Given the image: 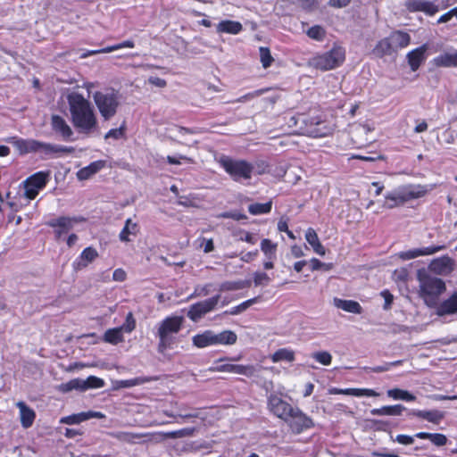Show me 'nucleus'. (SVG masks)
<instances>
[{
    "label": "nucleus",
    "instance_id": "62",
    "mask_svg": "<svg viewBox=\"0 0 457 457\" xmlns=\"http://www.w3.org/2000/svg\"><path fill=\"white\" fill-rule=\"evenodd\" d=\"M199 240L202 241L200 246L204 247V252L205 253H211L214 250V244L212 238L206 239L204 237H200Z\"/></svg>",
    "mask_w": 457,
    "mask_h": 457
},
{
    "label": "nucleus",
    "instance_id": "53",
    "mask_svg": "<svg viewBox=\"0 0 457 457\" xmlns=\"http://www.w3.org/2000/svg\"><path fill=\"white\" fill-rule=\"evenodd\" d=\"M253 170H255V172L259 175H262V174L270 172V165H269L268 162H266L264 160H259V161L255 162V163L253 164Z\"/></svg>",
    "mask_w": 457,
    "mask_h": 457
},
{
    "label": "nucleus",
    "instance_id": "36",
    "mask_svg": "<svg viewBox=\"0 0 457 457\" xmlns=\"http://www.w3.org/2000/svg\"><path fill=\"white\" fill-rule=\"evenodd\" d=\"M386 394L394 400H403L406 402H414L416 400V396L414 395L411 394L407 390L401 388L389 389L387 390Z\"/></svg>",
    "mask_w": 457,
    "mask_h": 457
},
{
    "label": "nucleus",
    "instance_id": "7",
    "mask_svg": "<svg viewBox=\"0 0 457 457\" xmlns=\"http://www.w3.org/2000/svg\"><path fill=\"white\" fill-rule=\"evenodd\" d=\"M301 129L312 137H325L333 134L334 128L321 113L309 114L302 119Z\"/></svg>",
    "mask_w": 457,
    "mask_h": 457
},
{
    "label": "nucleus",
    "instance_id": "64",
    "mask_svg": "<svg viewBox=\"0 0 457 457\" xmlns=\"http://www.w3.org/2000/svg\"><path fill=\"white\" fill-rule=\"evenodd\" d=\"M381 295L385 299L384 309H390L394 300L393 295L388 290H383Z\"/></svg>",
    "mask_w": 457,
    "mask_h": 457
},
{
    "label": "nucleus",
    "instance_id": "49",
    "mask_svg": "<svg viewBox=\"0 0 457 457\" xmlns=\"http://www.w3.org/2000/svg\"><path fill=\"white\" fill-rule=\"evenodd\" d=\"M216 218L233 219L241 220L246 219V215L237 211L223 212L216 215Z\"/></svg>",
    "mask_w": 457,
    "mask_h": 457
},
{
    "label": "nucleus",
    "instance_id": "21",
    "mask_svg": "<svg viewBox=\"0 0 457 457\" xmlns=\"http://www.w3.org/2000/svg\"><path fill=\"white\" fill-rule=\"evenodd\" d=\"M444 246L436 245H430L423 248H416L402 253L401 256L405 260H411L417 258L419 256L434 254L442 250Z\"/></svg>",
    "mask_w": 457,
    "mask_h": 457
},
{
    "label": "nucleus",
    "instance_id": "39",
    "mask_svg": "<svg viewBox=\"0 0 457 457\" xmlns=\"http://www.w3.org/2000/svg\"><path fill=\"white\" fill-rule=\"evenodd\" d=\"M84 386V379L78 378L71 379L69 382L65 384H62L61 386H59V389L63 392H68L73 389L85 391Z\"/></svg>",
    "mask_w": 457,
    "mask_h": 457
},
{
    "label": "nucleus",
    "instance_id": "14",
    "mask_svg": "<svg viewBox=\"0 0 457 457\" xmlns=\"http://www.w3.org/2000/svg\"><path fill=\"white\" fill-rule=\"evenodd\" d=\"M220 298V295H216L209 299L192 304L187 312V317L193 321H197L216 307Z\"/></svg>",
    "mask_w": 457,
    "mask_h": 457
},
{
    "label": "nucleus",
    "instance_id": "37",
    "mask_svg": "<svg viewBox=\"0 0 457 457\" xmlns=\"http://www.w3.org/2000/svg\"><path fill=\"white\" fill-rule=\"evenodd\" d=\"M277 246V244L269 238H264L261 242V250L268 260L276 259Z\"/></svg>",
    "mask_w": 457,
    "mask_h": 457
},
{
    "label": "nucleus",
    "instance_id": "15",
    "mask_svg": "<svg viewBox=\"0 0 457 457\" xmlns=\"http://www.w3.org/2000/svg\"><path fill=\"white\" fill-rule=\"evenodd\" d=\"M105 415L101 411H82L79 413H73L65 417L61 418L59 420L60 423L66 425H74L80 424L83 421L88 420L90 419H104Z\"/></svg>",
    "mask_w": 457,
    "mask_h": 457
},
{
    "label": "nucleus",
    "instance_id": "42",
    "mask_svg": "<svg viewBox=\"0 0 457 457\" xmlns=\"http://www.w3.org/2000/svg\"><path fill=\"white\" fill-rule=\"evenodd\" d=\"M272 202H265L264 204H253L248 208V211L253 215L268 213L271 210Z\"/></svg>",
    "mask_w": 457,
    "mask_h": 457
},
{
    "label": "nucleus",
    "instance_id": "20",
    "mask_svg": "<svg viewBox=\"0 0 457 457\" xmlns=\"http://www.w3.org/2000/svg\"><path fill=\"white\" fill-rule=\"evenodd\" d=\"M436 312L439 316L453 314L457 312V292L453 293L448 299L438 303Z\"/></svg>",
    "mask_w": 457,
    "mask_h": 457
},
{
    "label": "nucleus",
    "instance_id": "18",
    "mask_svg": "<svg viewBox=\"0 0 457 457\" xmlns=\"http://www.w3.org/2000/svg\"><path fill=\"white\" fill-rule=\"evenodd\" d=\"M409 415L426 420L434 424H439L445 418V413L439 410H412L409 412Z\"/></svg>",
    "mask_w": 457,
    "mask_h": 457
},
{
    "label": "nucleus",
    "instance_id": "52",
    "mask_svg": "<svg viewBox=\"0 0 457 457\" xmlns=\"http://www.w3.org/2000/svg\"><path fill=\"white\" fill-rule=\"evenodd\" d=\"M270 281V278L265 272L257 271L253 274V283L255 287L267 285Z\"/></svg>",
    "mask_w": 457,
    "mask_h": 457
},
{
    "label": "nucleus",
    "instance_id": "24",
    "mask_svg": "<svg viewBox=\"0 0 457 457\" xmlns=\"http://www.w3.org/2000/svg\"><path fill=\"white\" fill-rule=\"evenodd\" d=\"M134 47H135V42L132 39H128V40L122 41L119 44L109 46H106V47H104V48H101L98 50L88 51L87 53L83 54L82 57H87V56L95 55L97 54L111 53V52L116 51L119 49H122V48H134Z\"/></svg>",
    "mask_w": 457,
    "mask_h": 457
},
{
    "label": "nucleus",
    "instance_id": "34",
    "mask_svg": "<svg viewBox=\"0 0 457 457\" xmlns=\"http://www.w3.org/2000/svg\"><path fill=\"white\" fill-rule=\"evenodd\" d=\"M121 328L120 327L114 328H109L105 331L104 335V340L106 343L112 344V345H118L119 343H121L124 341V337L122 334Z\"/></svg>",
    "mask_w": 457,
    "mask_h": 457
},
{
    "label": "nucleus",
    "instance_id": "45",
    "mask_svg": "<svg viewBox=\"0 0 457 457\" xmlns=\"http://www.w3.org/2000/svg\"><path fill=\"white\" fill-rule=\"evenodd\" d=\"M312 358L322 365L328 366L331 364L332 356L327 351L316 352L312 353Z\"/></svg>",
    "mask_w": 457,
    "mask_h": 457
},
{
    "label": "nucleus",
    "instance_id": "13",
    "mask_svg": "<svg viewBox=\"0 0 457 457\" xmlns=\"http://www.w3.org/2000/svg\"><path fill=\"white\" fill-rule=\"evenodd\" d=\"M287 423L295 434H301L314 427L312 419L297 407L292 410L289 414V421Z\"/></svg>",
    "mask_w": 457,
    "mask_h": 457
},
{
    "label": "nucleus",
    "instance_id": "63",
    "mask_svg": "<svg viewBox=\"0 0 457 457\" xmlns=\"http://www.w3.org/2000/svg\"><path fill=\"white\" fill-rule=\"evenodd\" d=\"M453 15L457 17V7L441 15L437 21V23L448 22L453 18Z\"/></svg>",
    "mask_w": 457,
    "mask_h": 457
},
{
    "label": "nucleus",
    "instance_id": "12",
    "mask_svg": "<svg viewBox=\"0 0 457 457\" xmlns=\"http://www.w3.org/2000/svg\"><path fill=\"white\" fill-rule=\"evenodd\" d=\"M269 411L286 422L289 421V414L294 407L276 394H270L267 399Z\"/></svg>",
    "mask_w": 457,
    "mask_h": 457
},
{
    "label": "nucleus",
    "instance_id": "5",
    "mask_svg": "<svg viewBox=\"0 0 457 457\" xmlns=\"http://www.w3.org/2000/svg\"><path fill=\"white\" fill-rule=\"evenodd\" d=\"M420 295L428 307L438 304L439 296L446 290L442 278L429 275H420Z\"/></svg>",
    "mask_w": 457,
    "mask_h": 457
},
{
    "label": "nucleus",
    "instance_id": "28",
    "mask_svg": "<svg viewBox=\"0 0 457 457\" xmlns=\"http://www.w3.org/2000/svg\"><path fill=\"white\" fill-rule=\"evenodd\" d=\"M306 241L312 245L313 251L319 255H325L326 251L323 245L320 242L316 231L312 228H309L305 233Z\"/></svg>",
    "mask_w": 457,
    "mask_h": 457
},
{
    "label": "nucleus",
    "instance_id": "3",
    "mask_svg": "<svg viewBox=\"0 0 457 457\" xmlns=\"http://www.w3.org/2000/svg\"><path fill=\"white\" fill-rule=\"evenodd\" d=\"M410 44L411 36L408 32L394 30L388 37L378 41L372 52L377 57L382 58L407 47Z\"/></svg>",
    "mask_w": 457,
    "mask_h": 457
},
{
    "label": "nucleus",
    "instance_id": "9",
    "mask_svg": "<svg viewBox=\"0 0 457 457\" xmlns=\"http://www.w3.org/2000/svg\"><path fill=\"white\" fill-rule=\"evenodd\" d=\"M218 162L236 181L250 179L252 177L253 166L245 160H236L227 155H221Z\"/></svg>",
    "mask_w": 457,
    "mask_h": 457
},
{
    "label": "nucleus",
    "instance_id": "16",
    "mask_svg": "<svg viewBox=\"0 0 457 457\" xmlns=\"http://www.w3.org/2000/svg\"><path fill=\"white\" fill-rule=\"evenodd\" d=\"M97 257H98V253L94 247H92V246L86 247L73 262V263H72L73 270L75 271H79V270H81L87 268Z\"/></svg>",
    "mask_w": 457,
    "mask_h": 457
},
{
    "label": "nucleus",
    "instance_id": "10",
    "mask_svg": "<svg viewBox=\"0 0 457 457\" xmlns=\"http://www.w3.org/2000/svg\"><path fill=\"white\" fill-rule=\"evenodd\" d=\"M241 356H223L214 361L213 365L208 370L211 372H228L253 377L255 373L253 365L234 364L228 361H237Z\"/></svg>",
    "mask_w": 457,
    "mask_h": 457
},
{
    "label": "nucleus",
    "instance_id": "59",
    "mask_svg": "<svg viewBox=\"0 0 457 457\" xmlns=\"http://www.w3.org/2000/svg\"><path fill=\"white\" fill-rule=\"evenodd\" d=\"M59 433L63 434L67 438H75L78 436L83 435V431L80 428H65L64 430L60 428Z\"/></svg>",
    "mask_w": 457,
    "mask_h": 457
},
{
    "label": "nucleus",
    "instance_id": "60",
    "mask_svg": "<svg viewBox=\"0 0 457 457\" xmlns=\"http://www.w3.org/2000/svg\"><path fill=\"white\" fill-rule=\"evenodd\" d=\"M299 4L303 10L312 11L318 4V0H293Z\"/></svg>",
    "mask_w": 457,
    "mask_h": 457
},
{
    "label": "nucleus",
    "instance_id": "27",
    "mask_svg": "<svg viewBox=\"0 0 457 457\" xmlns=\"http://www.w3.org/2000/svg\"><path fill=\"white\" fill-rule=\"evenodd\" d=\"M433 62L436 67H457V51L439 54Z\"/></svg>",
    "mask_w": 457,
    "mask_h": 457
},
{
    "label": "nucleus",
    "instance_id": "46",
    "mask_svg": "<svg viewBox=\"0 0 457 457\" xmlns=\"http://www.w3.org/2000/svg\"><path fill=\"white\" fill-rule=\"evenodd\" d=\"M136 319L131 312H129L125 319V322L120 327L122 331L131 333L136 328Z\"/></svg>",
    "mask_w": 457,
    "mask_h": 457
},
{
    "label": "nucleus",
    "instance_id": "29",
    "mask_svg": "<svg viewBox=\"0 0 457 457\" xmlns=\"http://www.w3.org/2000/svg\"><path fill=\"white\" fill-rule=\"evenodd\" d=\"M414 436L420 439H428L437 447L445 445L448 441L446 436L441 433L419 432Z\"/></svg>",
    "mask_w": 457,
    "mask_h": 457
},
{
    "label": "nucleus",
    "instance_id": "44",
    "mask_svg": "<svg viewBox=\"0 0 457 457\" xmlns=\"http://www.w3.org/2000/svg\"><path fill=\"white\" fill-rule=\"evenodd\" d=\"M84 389L85 391L90 388H101L104 386V379L96 376H89L87 379H84Z\"/></svg>",
    "mask_w": 457,
    "mask_h": 457
},
{
    "label": "nucleus",
    "instance_id": "33",
    "mask_svg": "<svg viewBox=\"0 0 457 457\" xmlns=\"http://www.w3.org/2000/svg\"><path fill=\"white\" fill-rule=\"evenodd\" d=\"M215 345H234L237 340V334L232 330H224L219 334L214 333Z\"/></svg>",
    "mask_w": 457,
    "mask_h": 457
},
{
    "label": "nucleus",
    "instance_id": "2",
    "mask_svg": "<svg viewBox=\"0 0 457 457\" xmlns=\"http://www.w3.org/2000/svg\"><path fill=\"white\" fill-rule=\"evenodd\" d=\"M184 323L183 316H168L160 323L157 329L159 337L158 352L163 353L167 349L172 348L176 343V335L181 330Z\"/></svg>",
    "mask_w": 457,
    "mask_h": 457
},
{
    "label": "nucleus",
    "instance_id": "58",
    "mask_svg": "<svg viewBox=\"0 0 457 457\" xmlns=\"http://www.w3.org/2000/svg\"><path fill=\"white\" fill-rule=\"evenodd\" d=\"M178 417L181 418L183 420L196 419L199 417V412L197 409H193L190 411H187L184 408H181Z\"/></svg>",
    "mask_w": 457,
    "mask_h": 457
},
{
    "label": "nucleus",
    "instance_id": "43",
    "mask_svg": "<svg viewBox=\"0 0 457 457\" xmlns=\"http://www.w3.org/2000/svg\"><path fill=\"white\" fill-rule=\"evenodd\" d=\"M306 34L312 39L322 41L326 37V30L320 25H314L309 28Z\"/></svg>",
    "mask_w": 457,
    "mask_h": 457
},
{
    "label": "nucleus",
    "instance_id": "8",
    "mask_svg": "<svg viewBox=\"0 0 457 457\" xmlns=\"http://www.w3.org/2000/svg\"><path fill=\"white\" fill-rule=\"evenodd\" d=\"M93 99L104 120H109L115 116L120 106L118 92L112 88L105 91H96Z\"/></svg>",
    "mask_w": 457,
    "mask_h": 457
},
{
    "label": "nucleus",
    "instance_id": "48",
    "mask_svg": "<svg viewBox=\"0 0 457 457\" xmlns=\"http://www.w3.org/2000/svg\"><path fill=\"white\" fill-rule=\"evenodd\" d=\"M59 133L65 139H71V137L73 136V131H72L71 128L61 117H59Z\"/></svg>",
    "mask_w": 457,
    "mask_h": 457
},
{
    "label": "nucleus",
    "instance_id": "56",
    "mask_svg": "<svg viewBox=\"0 0 457 457\" xmlns=\"http://www.w3.org/2000/svg\"><path fill=\"white\" fill-rule=\"evenodd\" d=\"M378 394L370 388H353V396L361 397V396H367V397H375L378 396Z\"/></svg>",
    "mask_w": 457,
    "mask_h": 457
},
{
    "label": "nucleus",
    "instance_id": "25",
    "mask_svg": "<svg viewBox=\"0 0 457 457\" xmlns=\"http://www.w3.org/2000/svg\"><path fill=\"white\" fill-rule=\"evenodd\" d=\"M243 30L241 22L231 20L221 21L217 25V31L219 33H227L231 35H237Z\"/></svg>",
    "mask_w": 457,
    "mask_h": 457
},
{
    "label": "nucleus",
    "instance_id": "61",
    "mask_svg": "<svg viewBox=\"0 0 457 457\" xmlns=\"http://www.w3.org/2000/svg\"><path fill=\"white\" fill-rule=\"evenodd\" d=\"M124 136V128L121 126L118 129H110L104 136L107 138L120 139Z\"/></svg>",
    "mask_w": 457,
    "mask_h": 457
},
{
    "label": "nucleus",
    "instance_id": "6",
    "mask_svg": "<svg viewBox=\"0 0 457 457\" xmlns=\"http://www.w3.org/2000/svg\"><path fill=\"white\" fill-rule=\"evenodd\" d=\"M345 61V49L334 45L329 51L317 54L310 60V65L319 71H327L340 67Z\"/></svg>",
    "mask_w": 457,
    "mask_h": 457
},
{
    "label": "nucleus",
    "instance_id": "40",
    "mask_svg": "<svg viewBox=\"0 0 457 457\" xmlns=\"http://www.w3.org/2000/svg\"><path fill=\"white\" fill-rule=\"evenodd\" d=\"M260 298H261L260 296H256V297L248 299V300L241 303L240 304L232 307L229 311H227L226 313H228L230 315L239 314L240 312L245 311L247 308H249L253 303H256L260 300Z\"/></svg>",
    "mask_w": 457,
    "mask_h": 457
},
{
    "label": "nucleus",
    "instance_id": "23",
    "mask_svg": "<svg viewBox=\"0 0 457 457\" xmlns=\"http://www.w3.org/2000/svg\"><path fill=\"white\" fill-rule=\"evenodd\" d=\"M193 345L197 348H204L210 345H215L214 332L205 330L201 334H196L192 338Z\"/></svg>",
    "mask_w": 457,
    "mask_h": 457
},
{
    "label": "nucleus",
    "instance_id": "47",
    "mask_svg": "<svg viewBox=\"0 0 457 457\" xmlns=\"http://www.w3.org/2000/svg\"><path fill=\"white\" fill-rule=\"evenodd\" d=\"M75 222V219L59 217V238L63 232H67L69 229H71L73 226V223Z\"/></svg>",
    "mask_w": 457,
    "mask_h": 457
},
{
    "label": "nucleus",
    "instance_id": "1",
    "mask_svg": "<svg viewBox=\"0 0 457 457\" xmlns=\"http://www.w3.org/2000/svg\"><path fill=\"white\" fill-rule=\"evenodd\" d=\"M67 102L71 123L79 134L89 137L99 131L96 113L87 99L78 92H71L67 96Z\"/></svg>",
    "mask_w": 457,
    "mask_h": 457
},
{
    "label": "nucleus",
    "instance_id": "26",
    "mask_svg": "<svg viewBox=\"0 0 457 457\" xmlns=\"http://www.w3.org/2000/svg\"><path fill=\"white\" fill-rule=\"evenodd\" d=\"M335 305L342 309L343 311L354 314H361L362 312V307L361 304L353 300H344L339 298L334 299Z\"/></svg>",
    "mask_w": 457,
    "mask_h": 457
},
{
    "label": "nucleus",
    "instance_id": "11",
    "mask_svg": "<svg viewBox=\"0 0 457 457\" xmlns=\"http://www.w3.org/2000/svg\"><path fill=\"white\" fill-rule=\"evenodd\" d=\"M49 172L38 171L26 179L23 182L24 196L29 200L35 199L39 191L44 189L48 182Z\"/></svg>",
    "mask_w": 457,
    "mask_h": 457
},
{
    "label": "nucleus",
    "instance_id": "30",
    "mask_svg": "<svg viewBox=\"0 0 457 457\" xmlns=\"http://www.w3.org/2000/svg\"><path fill=\"white\" fill-rule=\"evenodd\" d=\"M406 408L403 404L386 405L370 410L372 415L399 416Z\"/></svg>",
    "mask_w": 457,
    "mask_h": 457
},
{
    "label": "nucleus",
    "instance_id": "57",
    "mask_svg": "<svg viewBox=\"0 0 457 457\" xmlns=\"http://www.w3.org/2000/svg\"><path fill=\"white\" fill-rule=\"evenodd\" d=\"M439 11L438 6L434 4L432 2L424 1L422 4L421 12H425L428 16L435 15Z\"/></svg>",
    "mask_w": 457,
    "mask_h": 457
},
{
    "label": "nucleus",
    "instance_id": "55",
    "mask_svg": "<svg viewBox=\"0 0 457 457\" xmlns=\"http://www.w3.org/2000/svg\"><path fill=\"white\" fill-rule=\"evenodd\" d=\"M310 266H311V270L312 271L318 270L320 269H325L326 270H328L331 269L332 264L331 263H324L317 258H312L310 260Z\"/></svg>",
    "mask_w": 457,
    "mask_h": 457
},
{
    "label": "nucleus",
    "instance_id": "41",
    "mask_svg": "<svg viewBox=\"0 0 457 457\" xmlns=\"http://www.w3.org/2000/svg\"><path fill=\"white\" fill-rule=\"evenodd\" d=\"M260 53V61L264 69L270 67L274 62V58L271 55L270 50L269 47L261 46L259 48Z\"/></svg>",
    "mask_w": 457,
    "mask_h": 457
},
{
    "label": "nucleus",
    "instance_id": "31",
    "mask_svg": "<svg viewBox=\"0 0 457 457\" xmlns=\"http://www.w3.org/2000/svg\"><path fill=\"white\" fill-rule=\"evenodd\" d=\"M104 162L103 161L93 162L87 167L80 169L78 171L77 176L80 180L88 179L91 176H93L94 174L98 172L102 168H104Z\"/></svg>",
    "mask_w": 457,
    "mask_h": 457
},
{
    "label": "nucleus",
    "instance_id": "19",
    "mask_svg": "<svg viewBox=\"0 0 457 457\" xmlns=\"http://www.w3.org/2000/svg\"><path fill=\"white\" fill-rule=\"evenodd\" d=\"M454 262L449 256H444L434 260L430 268L438 274H449L453 270Z\"/></svg>",
    "mask_w": 457,
    "mask_h": 457
},
{
    "label": "nucleus",
    "instance_id": "17",
    "mask_svg": "<svg viewBox=\"0 0 457 457\" xmlns=\"http://www.w3.org/2000/svg\"><path fill=\"white\" fill-rule=\"evenodd\" d=\"M428 46L426 44L410 51L407 55L408 64L412 71H416L427 59Z\"/></svg>",
    "mask_w": 457,
    "mask_h": 457
},
{
    "label": "nucleus",
    "instance_id": "51",
    "mask_svg": "<svg viewBox=\"0 0 457 457\" xmlns=\"http://www.w3.org/2000/svg\"><path fill=\"white\" fill-rule=\"evenodd\" d=\"M268 91H269V88H261V89H258V90H255V91H253V92H249V93L242 96L241 97H239L238 99H237L233 103H243V102L251 100V99H253V98H254L256 96H262V94H264V93H266Z\"/></svg>",
    "mask_w": 457,
    "mask_h": 457
},
{
    "label": "nucleus",
    "instance_id": "22",
    "mask_svg": "<svg viewBox=\"0 0 457 457\" xmlns=\"http://www.w3.org/2000/svg\"><path fill=\"white\" fill-rule=\"evenodd\" d=\"M16 405L20 410V418L22 427L25 428L31 427L36 416L35 411L28 407L24 402H18Z\"/></svg>",
    "mask_w": 457,
    "mask_h": 457
},
{
    "label": "nucleus",
    "instance_id": "32",
    "mask_svg": "<svg viewBox=\"0 0 457 457\" xmlns=\"http://www.w3.org/2000/svg\"><path fill=\"white\" fill-rule=\"evenodd\" d=\"M138 231V225L136 222H132L131 219H128L125 222V226L120 233L119 237L122 242H129V236H137Z\"/></svg>",
    "mask_w": 457,
    "mask_h": 457
},
{
    "label": "nucleus",
    "instance_id": "50",
    "mask_svg": "<svg viewBox=\"0 0 457 457\" xmlns=\"http://www.w3.org/2000/svg\"><path fill=\"white\" fill-rule=\"evenodd\" d=\"M166 160H167L168 163L173 164V165H179L181 163L182 161L187 163H190V164L195 163V160L193 158L187 157L186 155H179L178 157L168 155Z\"/></svg>",
    "mask_w": 457,
    "mask_h": 457
},
{
    "label": "nucleus",
    "instance_id": "54",
    "mask_svg": "<svg viewBox=\"0 0 457 457\" xmlns=\"http://www.w3.org/2000/svg\"><path fill=\"white\" fill-rule=\"evenodd\" d=\"M423 2L421 0H406L404 5L411 12H421Z\"/></svg>",
    "mask_w": 457,
    "mask_h": 457
},
{
    "label": "nucleus",
    "instance_id": "4",
    "mask_svg": "<svg viewBox=\"0 0 457 457\" xmlns=\"http://www.w3.org/2000/svg\"><path fill=\"white\" fill-rule=\"evenodd\" d=\"M5 141L11 144L20 155L29 154H38L41 158H46L49 155L57 153V147L50 144H46L32 138H22L17 136L10 137Z\"/></svg>",
    "mask_w": 457,
    "mask_h": 457
},
{
    "label": "nucleus",
    "instance_id": "35",
    "mask_svg": "<svg viewBox=\"0 0 457 457\" xmlns=\"http://www.w3.org/2000/svg\"><path fill=\"white\" fill-rule=\"evenodd\" d=\"M270 360L273 362H279L282 361L292 362L295 361V353L293 350L288 348H280L270 356Z\"/></svg>",
    "mask_w": 457,
    "mask_h": 457
},
{
    "label": "nucleus",
    "instance_id": "38",
    "mask_svg": "<svg viewBox=\"0 0 457 457\" xmlns=\"http://www.w3.org/2000/svg\"><path fill=\"white\" fill-rule=\"evenodd\" d=\"M403 361L398 360L391 362H385L383 365H378L373 367H364L363 370L366 372L381 373L389 370L392 367L402 365Z\"/></svg>",
    "mask_w": 457,
    "mask_h": 457
}]
</instances>
